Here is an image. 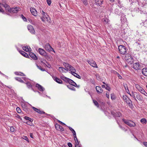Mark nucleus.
Returning <instances> with one entry per match:
<instances>
[{"instance_id":"nucleus-1","label":"nucleus","mask_w":147,"mask_h":147,"mask_svg":"<svg viewBox=\"0 0 147 147\" xmlns=\"http://www.w3.org/2000/svg\"><path fill=\"white\" fill-rule=\"evenodd\" d=\"M119 53L122 55H125L127 53V49L124 45H121L118 47Z\"/></svg>"},{"instance_id":"nucleus-2","label":"nucleus","mask_w":147,"mask_h":147,"mask_svg":"<svg viewBox=\"0 0 147 147\" xmlns=\"http://www.w3.org/2000/svg\"><path fill=\"white\" fill-rule=\"evenodd\" d=\"M122 120L126 124L130 127H134L136 126L135 123L132 121L124 119H123Z\"/></svg>"},{"instance_id":"nucleus-3","label":"nucleus","mask_w":147,"mask_h":147,"mask_svg":"<svg viewBox=\"0 0 147 147\" xmlns=\"http://www.w3.org/2000/svg\"><path fill=\"white\" fill-rule=\"evenodd\" d=\"M40 13L42 15V17L41 18L42 20L44 22H45L46 21H48L50 22V21H49L48 19L49 18L47 14L43 10H42V11L40 10Z\"/></svg>"},{"instance_id":"nucleus-4","label":"nucleus","mask_w":147,"mask_h":147,"mask_svg":"<svg viewBox=\"0 0 147 147\" xmlns=\"http://www.w3.org/2000/svg\"><path fill=\"white\" fill-rule=\"evenodd\" d=\"M6 3L5 0H3L2 3H0V4L2 5L5 8L7 12L10 13L11 8H10L9 5Z\"/></svg>"},{"instance_id":"nucleus-5","label":"nucleus","mask_w":147,"mask_h":147,"mask_svg":"<svg viewBox=\"0 0 147 147\" xmlns=\"http://www.w3.org/2000/svg\"><path fill=\"white\" fill-rule=\"evenodd\" d=\"M123 99L129 106H132V103L131 100L128 98L127 96L125 95H123Z\"/></svg>"},{"instance_id":"nucleus-6","label":"nucleus","mask_w":147,"mask_h":147,"mask_svg":"<svg viewBox=\"0 0 147 147\" xmlns=\"http://www.w3.org/2000/svg\"><path fill=\"white\" fill-rule=\"evenodd\" d=\"M44 48L48 52L53 51L55 52L53 49L52 48L49 43H47L45 45Z\"/></svg>"},{"instance_id":"nucleus-7","label":"nucleus","mask_w":147,"mask_h":147,"mask_svg":"<svg viewBox=\"0 0 147 147\" xmlns=\"http://www.w3.org/2000/svg\"><path fill=\"white\" fill-rule=\"evenodd\" d=\"M133 68L136 70H138L142 68L139 63H136L133 64Z\"/></svg>"},{"instance_id":"nucleus-8","label":"nucleus","mask_w":147,"mask_h":147,"mask_svg":"<svg viewBox=\"0 0 147 147\" xmlns=\"http://www.w3.org/2000/svg\"><path fill=\"white\" fill-rule=\"evenodd\" d=\"M27 28L28 30L32 34H34L35 33V30L33 26L31 25H28L27 26Z\"/></svg>"},{"instance_id":"nucleus-9","label":"nucleus","mask_w":147,"mask_h":147,"mask_svg":"<svg viewBox=\"0 0 147 147\" xmlns=\"http://www.w3.org/2000/svg\"><path fill=\"white\" fill-rule=\"evenodd\" d=\"M66 70L67 71H68V70H69L71 71V73L73 75V73H75L76 71L75 69L70 65Z\"/></svg>"},{"instance_id":"nucleus-10","label":"nucleus","mask_w":147,"mask_h":147,"mask_svg":"<svg viewBox=\"0 0 147 147\" xmlns=\"http://www.w3.org/2000/svg\"><path fill=\"white\" fill-rule=\"evenodd\" d=\"M30 11L31 12L33 16H37V11L35 8L31 7L30 8Z\"/></svg>"},{"instance_id":"nucleus-11","label":"nucleus","mask_w":147,"mask_h":147,"mask_svg":"<svg viewBox=\"0 0 147 147\" xmlns=\"http://www.w3.org/2000/svg\"><path fill=\"white\" fill-rule=\"evenodd\" d=\"M19 8L18 7L11 8V9L10 13H17L19 11Z\"/></svg>"},{"instance_id":"nucleus-12","label":"nucleus","mask_w":147,"mask_h":147,"mask_svg":"<svg viewBox=\"0 0 147 147\" xmlns=\"http://www.w3.org/2000/svg\"><path fill=\"white\" fill-rule=\"evenodd\" d=\"M88 63L92 66L95 68H97V66L96 63L94 61L92 60L90 61H89Z\"/></svg>"},{"instance_id":"nucleus-13","label":"nucleus","mask_w":147,"mask_h":147,"mask_svg":"<svg viewBox=\"0 0 147 147\" xmlns=\"http://www.w3.org/2000/svg\"><path fill=\"white\" fill-rule=\"evenodd\" d=\"M32 108L36 112H37V113L39 114H44L45 113L44 111H42L40 109H38L35 108L34 107H32Z\"/></svg>"},{"instance_id":"nucleus-14","label":"nucleus","mask_w":147,"mask_h":147,"mask_svg":"<svg viewBox=\"0 0 147 147\" xmlns=\"http://www.w3.org/2000/svg\"><path fill=\"white\" fill-rule=\"evenodd\" d=\"M53 79L58 83L61 84L62 83V81L60 79L56 77H53Z\"/></svg>"},{"instance_id":"nucleus-15","label":"nucleus","mask_w":147,"mask_h":147,"mask_svg":"<svg viewBox=\"0 0 147 147\" xmlns=\"http://www.w3.org/2000/svg\"><path fill=\"white\" fill-rule=\"evenodd\" d=\"M96 4L99 6H101L103 3V0H95Z\"/></svg>"},{"instance_id":"nucleus-16","label":"nucleus","mask_w":147,"mask_h":147,"mask_svg":"<svg viewBox=\"0 0 147 147\" xmlns=\"http://www.w3.org/2000/svg\"><path fill=\"white\" fill-rule=\"evenodd\" d=\"M68 83L70 84L72 86H73L75 87H79V86H78L76 83L74 82L73 80H72L70 79L69 80V81L68 82Z\"/></svg>"},{"instance_id":"nucleus-17","label":"nucleus","mask_w":147,"mask_h":147,"mask_svg":"<svg viewBox=\"0 0 147 147\" xmlns=\"http://www.w3.org/2000/svg\"><path fill=\"white\" fill-rule=\"evenodd\" d=\"M29 56L33 59L36 60L37 59V57L36 56V55L34 53H29Z\"/></svg>"},{"instance_id":"nucleus-18","label":"nucleus","mask_w":147,"mask_h":147,"mask_svg":"<svg viewBox=\"0 0 147 147\" xmlns=\"http://www.w3.org/2000/svg\"><path fill=\"white\" fill-rule=\"evenodd\" d=\"M36 87L40 91H43L45 90L44 88L38 84H36Z\"/></svg>"},{"instance_id":"nucleus-19","label":"nucleus","mask_w":147,"mask_h":147,"mask_svg":"<svg viewBox=\"0 0 147 147\" xmlns=\"http://www.w3.org/2000/svg\"><path fill=\"white\" fill-rule=\"evenodd\" d=\"M96 91L98 93H101L103 92V90L102 88L100 86H96Z\"/></svg>"},{"instance_id":"nucleus-20","label":"nucleus","mask_w":147,"mask_h":147,"mask_svg":"<svg viewBox=\"0 0 147 147\" xmlns=\"http://www.w3.org/2000/svg\"><path fill=\"white\" fill-rule=\"evenodd\" d=\"M112 114L115 117H120L121 116V113L119 112H117L116 113L114 112L112 113Z\"/></svg>"},{"instance_id":"nucleus-21","label":"nucleus","mask_w":147,"mask_h":147,"mask_svg":"<svg viewBox=\"0 0 147 147\" xmlns=\"http://www.w3.org/2000/svg\"><path fill=\"white\" fill-rule=\"evenodd\" d=\"M38 51L39 53L41 55H44L46 53L45 51L41 48L38 49Z\"/></svg>"},{"instance_id":"nucleus-22","label":"nucleus","mask_w":147,"mask_h":147,"mask_svg":"<svg viewBox=\"0 0 147 147\" xmlns=\"http://www.w3.org/2000/svg\"><path fill=\"white\" fill-rule=\"evenodd\" d=\"M142 73L144 76H147V68H143L142 70Z\"/></svg>"},{"instance_id":"nucleus-23","label":"nucleus","mask_w":147,"mask_h":147,"mask_svg":"<svg viewBox=\"0 0 147 147\" xmlns=\"http://www.w3.org/2000/svg\"><path fill=\"white\" fill-rule=\"evenodd\" d=\"M19 52L23 56H24V57L27 58L29 57V56L28 54L26 53L24 51H19Z\"/></svg>"},{"instance_id":"nucleus-24","label":"nucleus","mask_w":147,"mask_h":147,"mask_svg":"<svg viewBox=\"0 0 147 147\" xmlns=\"http://www.w3.org/2000/svg\"><path fill=\"white\" fill-rule=\"evenodd\" d=\"M140 89L139 90L140 92L145 96H147V93L145 90L142 88L141 87H140Z\"/></svg>"},{"instance_id":"nucleus-25","label":"nucleus","mask_w":147,"mask_h":147,"mask_svg":"<svg viewBox=\"0 0 147 147\" xmlns=\"http://www.w3.org/2000/svg\"><path fill=\"white\" fill-rule=\"evenodd\" d=\"M132 57L129 54H127L125 55V57H124V59L126 61L128 59H129L130 58H131Z\"/></svg>"},{"instance_id":"nucleus-26","label":"nucleus","mask_w":147,"mask_h":147,"mask_svg":"<svg viewBox=\"0 0 147 147\" xmlns=\"http://www.w3.org/2000/svg\"><path fill=\"white\" fill-rule=\"evenodd\" d=\"M136 95H137L136 93L134 92H132L131 93V94H130V96H132L134 98L135 100L136 101H137V100L136 98Z\"/></svg>"},{"instance_id":"nucleus-27","label":"nucleus","mask_w":147,"mask_h":147,"mask_svg":"<svg viewBox=\"0 0 147 147\" xmlns=\"http://www.w3.org/2000/svg\"><path fill=\"white\" fill-rule=\"evenodd\" d=\"M127 62L128 63H129L130 64H131L132 63L134 62V59L132 57L130 58L129 59H128L127 61Z\"/></svg>"},{"instance_id":"nucleus-28","label":"nucleus","mask_w":147,"mask_h":147,"mask_svg":"<svg viewBox=\"0 0 147 147\" xmlns=\"http://www.w3.org/2000/svg\"><path fill=\"white\" fill-rule=\"evenodd\" d=\"M119 9L120 10H121V8L119 7ZM119 10L118 8L117 9L116 8L115 9V13L118 14V15H119V14H120L121 13V10H120V11H119Z\"/></svg>"},{"instance_id":"nucleus-29","label":"nucleus","mask_w":147,"mask_h":147,"mask_svg":"<svg viewBox=\"0 0 147 147\" xmlns=\"http://www.w3.org/2000/svg\"><path fill=\"white\" fill-rule=\"evenodd\" d=\"M102 21L105 24H107L108 22V19L107 18L105 17L102 18Z\"/></svg>"},{"instance_id":"nucleus-30","label":"nucleus","mask_w":147,"mask_h":147,"mask_svg":"<svg viewBox=\"0 0 147 147\" xmlns=\"http://www.w3.org/2000/svg\"><path fill=\"white\" fill-rule=\"evenodd\" d=\"M136 97L139 100L141 101L142 100V98L140 94H137Z\"/></svg>"},{"instance_id":"nucleus-31","label":"nucleus","mask_w":147,"mask_h":147,"mask_svg":"<svg viewBox=\"0 0 147 147\" xmlns=\"http://www.w3.org/2000/svg\"><path fill=\"white\" fill-rule=\"evenodd\" d=\"M61 78L65 82H68L69 80L70 79L66 78L65 77H61Z\"/></svg>"},{"instance_id":"nucleus-32","label":"nucleus","mask_w":147,"mask_h":147,"mask_svg":"<svg viewBox=\"0 0 147 147\" xmlns=\"http://www.w3.org/2000/svg\"><path fill=\"white\" fill-rule=\"evenodd\" d=\"M63 65L65 67L66 70L67 69L68 67L70 65H69V64H68L67 63H64L63 64Z\"/></svg>"},{"instance_id":"nucleus-33","label":"nucleus","mask_w":147,"mask_h":147,"mask_svg":"<svg viewBox=\"0 0 147 147\" xmlns=\"http://www.w3.org/2000/svg\"><path fill=\"white\" fill-rule=\"evenodd\" d=\"M59 70L61 72L63 73L65 72V70H66V69L61 67H59Z\"/></svg>"},{"instance_id":"nucleus-34","label":"nucleus","mask_w":147,"mask_h":147,"mask_svg":"<svg viewBox=\"0 0 147 147\" xmlns=\"http://www.w3.org/2000/svg\"><path fill=\"white\" fill-rule=\"evenodd\" d=\"M69 127V129H70V130L73 133V135H76V132H75V130L73 129L71 127Z\"/></svg>"},{"instance_id":"nucleus-35","label":"nucleus","mask_w":147,"mask_h":147,"mask_svg":"<svg viewBox=\"0 0 147 147\" xmlns=\"http://www.w3.org/2000/svg\"><path fill=\"white\" fill-rule=\"evenodd\" d=\"M36 65L38 69L41 70L42 71H44L45 70L44 69L42 68L41 66L38 65L37 64H36Z\"/></svg>"},{"instance_id":"nucleus-36","label":"nucleus","mask_w":147,"mask_h":147,"mask_svg":"<svg viewBox=\"0 0 147 147\" xmlns=\"http://www.w3.org/2000/svg\"><path fill=\"white\" fill-rule=\"evenodd\" d=\"M67 87L69 89L71 90L74 91L75 90V88L71 85L67 86Z\"/></svg>"},{"instance_id":"nucleus-37","label":"nucleus","mask_w":147,"mask_h":147,"mask_svg":"<svg viewBox=\"0 0 147 147\" xmlns=\"http://www.w3.org/2000/svg\"><path fill=\"white\" fill-rule=\"evenodd\" d=\"M93 101L95 105H96L97 107H99V105L98 102L94 100H93Z\"/></svg>"},{"instance_id":"nucleus-38","label":"nucleus","mask_w":147,"mask_h":147,"mask_svg":"<svg viewBox=\"0 0 147 147\" xmlns=\"http://www.w3.org/2000/svg\"><path fill=\"white\" fill-rule=\"evenodd\" d=\"M15 79L16 80L20 82L23 83L24 82L20 78L17 77Z\"/></svg>"},{"instance_id":"nucleus-39","label":"nucleus","mask_w":147,"mask_h":147,"mask_svg":"<svg viewBox=\"0 0 147 147\" xmlns=\"http://www.w3.org/2000/svg\"><path fill=\"white\" fill-rule=\"evenodd\" d=\"M15 74L17 75H19V76H25V74L22 73H21V72L18 73V72H15Z\"/></svg>"},{"instance_id":"nucleus-40","label":"nucleus","mask_w":147,"mask_h":147,"mask_svg":"<svg viewBox=\"0 0 147 147\" xmlns=\"http://www.w3.org/2000/svg\"><path fill=\"white\" fill-rule=\"evenodd\" d=\"M111 98L112 100H114L115 99V96L113 93L111 94Z\"/></svg>"},{"instance_id":"nucleus-41","label":"nucleus","mask_w":147,"mask_h":147,"mask_svg":"<svg viewBox=\"0 0 147 147\" xmlns=\"http://www.w3.org/2000/svg\"><path fill=\"white\" fill-rule=\"evenodd\" d=\"M119 127L123 130L124 131H126L127 129H125V127H122V126L121 125H119Z\"/></svg>"},{"instance_id":"nucleus-42","label":"nucleus","mask_w":147,"mask_h":147,"mask_svg":"<svg viewBox=\"0 0 147 147\" xmlns=\"http://www.w3.org/2000/svg\"><path fill=\"white\" fill-rule=\"evenodd\" d=\"M22 49L23 50L26 52H28V47L27 46L23 47Z\"/></svg>"},{"instance_id":"nucleus-43","label":"nucleus","mask_w":147,"mask_h":147,"mask_svg":"<svg viewBox=\"0 0 147 147\" xmlns=\"http://www.w3.org/2000/svg\"><path fill=\"white\" fill-rule=\"evenodd\" d=\"M140 122L142 123H146V121L145 119H142L140 120Z\"/></svg>"},{"instance_id":"nucleus-44","label":"nucleus","mask_w":147,"mask_h":147,"mask_svg":"<svg viewBox=\"0 0 147 147\" xmlns=\"http://www.w3.org/2000/svg\"><path fill=\"white\" fill-rule=\"evenodd\" d=\"M106 87L105 88L106 89L109 91H110L111 90V88L108 85V84H106Z\"/></svg>"},{"instance_id":"nucleus-45","label":"nucleus","mask_w":147,"mask_h":147,"mask_svg":"<svg viewBox=\"0 0 147 147\" xmlns=\"http://www.w3.org/2000/svg\"><path fill=\"white\" fill-rule=\"evenodd\" d=\"M26 85H27V86L29 88H32V85L29 82H27L26 83Z\"/></svg>"},{"instance_id":"nucleus-46","label":"nucleus","mask_w":147,"mask_h":147,"mask_svg":"<svg viewBox=\"0 0 147 147\" xmlns=\"http://www.w3.org/2000/svg\"><path fill=\"white\" fill-rule=\"evenodd\" d=\"M58 126L59 127V130H60L61 131H64V129L62 126L60 125Z\"/></svg>"},{"instance_id":"nucleus-47","label":"nucleus","mask_w":147,"mask_h":147,"mask_svg":"<svg viewBox=\"0 0 147 147\" xmlns=\"http://www.w3.org/2000/svg\"><path fill=\"white\" fill-rule=\"evenodd\" d=\"M126 18L124 16H123V17H122V16L121 17V21H122L123 20L124 21H126Z\"/></svg>"},{"instance_id":"nucleus-48","label":"nucleus","mask_w":147,"mask_h":147,"mask_svg":"<svg viewBox=\"0 0 147 147\" xmlns=\"http://www.w3.org/2000/svg\"><path fill=\"white\" fill-rule=\"evenodd\" d=\"M16 110L17 112L18 113H21V110L20 108L19 107H17L16 108Z\"/></svg>"},{"instance_id":"nucleus-49","label":"nucleus","mask_w":147,"mask_h":147,"mask_svg":"<svg viewBox=\"0 0 147 147\" xmlns=\"http://www.w3.org/2000/svg\"><path fill=\"white\" fill-rule=\"evenodd\" d=\"M15 128L13 127H11L10 128V130L11 132H14L15 131Z\"/></svg>"},{"instance_id":"nucleus-50","label":"nucleus","mask_w":147,"mask_h":147,"mask_svg":"<svg viewBox=\"0 0 147 147\" xmlns=\"http://www.w3.org/2000/svg\"><path fill=\"white\" fill-rule=\"evenodd\" d=\"M47 2L49 5H50L51 4V0H47Z\"/></svg>"},{"instance_id":"nucleus-51","label":"nucleus","mask_w":147,"mask_h":147,"mask_svg":"<svg viewBox=\"0 0 147 147\" xmlns=\"http://www.w3.org/2000/svg\"><path fill=\"white\" fill-rule=\"evenodd\" d=\"M84 4L86 5H87L88 4V2L87 1V0H82Z\"/></svg>"},{"instance_id":"nucleus-52","label":"nucleus","mask_w":147,"mask_h":147,"mask_svg":"<svg viewBox=\"0 0 147 147\" xmlns=\"http://www.w3.org/2000/svg\"><path fill=\"white\" fill-rule=\"evenodd\" d=\"M75 74H76V75H74V76L76 77L79 78V79H80L81 78V77L80 76L78 75V74H77L75 72V73H74Z\"/></svg>"},{"instance_id":"nucleus-53","label":"nucleus","mask_w":147,"mask_h":147,"mask_svg":"<svg viewBox=\"0 0 147 147\" xmlns=\"http://www.w3.org/2000/svg\"><path fill=\"white\" fill-rule=\"evenodd\" d=\"M21 16L22 18V19H23V20L24 21H27L26 19L23 15H21Z\"/></svg>"},{"instance_id":"nucleus-54","label":"nucleus","mask_w":147,"mask_h":147,"mask_svg":"<svg viewBox=\"0 0 147 147\" xmlns=\"http://www.w3.org/2000/svg\"><path fill=\"white\" fill-rule=\"evenodd\" d=\"M0 12H1L3 13L4 12V11L3 9V8L1 7V6L0 5Z\"/></svg>"},{"instance_id":"nucleus-55","label":"nucleus","mask_w":147,"mask_h":147,"mask_svg":"<svg viewBox=\"0 0 147 147\" xmlns=\"http://www.w3.org/2000/svg\"><path fill=\"white\" fill-rule=\"evenodd\" d=\"M59 125L57 124H56L55 125L56 128L57 130H59V127L58 126Z\"/></svg>"},{"instance_id":"nucleus-56","label":"nucleus","mask_w":147,"mask_h":147,"mask_svg":"<svg viewBox=\"0 0 147 147\" xmlns=\"http://www.w3.org/2000/svg\"><path fill=\"white\" fill-rule=\"evenodd\" d=\"M106 96L108 98H109V93L107 92L106 93Z\"/></svg>"},{"instance_id":"nucleus-57","label":"nucleus","mask_w":147,"mask_h":147,"mask_svg":"<svg viewBox=\"0 0 147 147\" xmlns=\"http://www.w3.org/2000/svg\"><path fill=\"white\" fill-rule=\"evenodd\" d=\"M124 87L125 90L127 89V88H128V86H127V84H124Z\"/></svg>"},{"instance_id":"nucleus-58","label":"nucleus","mask_w":147,"mask_h":147,"mask_svg":"<svg viewBox=\"0 0 147 147\" xmlns=\"http://www.w3.org/2000/svg\"><path fill=\"white\" fill-rule=\"evenodd\" d=\"M73 136H74V140L76 142V141H77V140H78V139L77 138L76 136V135H73Z\"/></svg>"},{"instance_id":"nucleus-59","label":"nucleus","mask_w":147,"mask_h":147,"mask_svg":"<svg viewBox=\"0 0 147 147\" xmlns=\"http://www.w3.org/2000/svg\"><path fill=\"white\" fill-rule=\"evenodd\" d=\"M23 139L26 140V141L28 142V138L27 136H24Z\"/></svg>"},{"instance_id":"nucleus-60","label":"nucleus","mask_w":147,"mask_h":147,"mask_svg":"<svg viewBox=\"0 0 147 147\" xmlns=\"http://www.w3.org/2000/svg\"><path fill=\"white\" fill-rule=\"evenodd\" d=\"M67 145L69 147H72V144L71 143H68Z\"/></svg>"},{"instance_id":"nucleus-61","label":"nucleus","mask_w":147,"mask_h":147,"mask_svg":"<svg viewBox=\"0 0 147 147\" xmlns=\"http://www.w3.org/2000/svg\"><path fill=\"white\" fill-rule=\"evenodd\" d=\"M143 144L145 146L147 147V142H144L143 143Z\"/></svg>"},{"instance_id":"nucleus-62","label":"nucleus","mask_w":147,"mask_h":147,"mask_svg":"<svg viewBox=\"0 0 147 147\" xmlns=\"http://www.w3.org/2000/svg\"><path fill=\"white\" fill-rule=\"evenodd\" d=\"M24 118L26 120H28V119H29L30 117L27 116H25L24 117Z\"/></svg>"},{"instance_id":"nucleus-63","label":"nucleus","mask_w":147,"mask_h":147,"mask_svg":"<svg viewBox=\"0 0 147 147\" xmlns=\"http://www.w3.org/2000/svg\"><path fill=\"white\" fill-rule=\"evenodd\" d=\"M125 91H126V92H127V93H128L129 95L130 94H131L130 93V92L129 91V90L128 89V88H127V89Z\"/></svg>"},{"instance_id":"nucleus-64","label":"nucleus","mask_w":147,"mask_h":147,"mask_svg":"<svg viewBox=\"0 0 147 147\" xmlns=\"http://www.w3.org/2000/svg\"><path fill=\"white\" fill-rule=\"evenodd\" d=\"M118 76L119 77V78L120 79H121L122 78V77L118 73L117 74Z\"/></svg>"}]
</instances>
